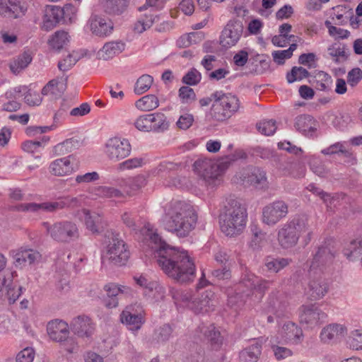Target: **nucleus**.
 Here are the masks:
<instances>
[{
	"label": "nucleus",
	"instance_id": "nucleus-20",
	"mask_svg": "<svg viewBox=\"0 0 362 362\" xmlns=\"http://www.w3.org/2000/svg\"><path fill=\"white\" fill-rule=\"evenodd\" d=\"M12 257L14 259V264L16 267H24L38 262L41 258V255L37 251L21 247L13 250Z\"/></svg>",
	"mask_w": 362,
	"mask_h": 362
},
{
	"label": "nucleus",
	"instance_id": "nucleus-35",
	"mask_svg": "<svg viewBox=\"0 0 362 362\" xmlns=\"http://www.w3.org/2000/svg\"><path fill=\"white\" fill-rule=\"evenodd\" d=\"M124 47L125 44L121 41L109 42L104 45L100 54H102L103 59L107 60L120 54L124 49Z\"/></svg>",
	"mask_w": 362,
	"mask_h": 362
},
{
	"label": "nucleus",
	"instance_id": "nucleus-49",
	"mask_svg": "<svg viewBox=\"0 0 362 362\" xmlns=\"http://www.w3.org/2000/svg\"><path fill=\"white\" fill-rule=\"evenodd\" d=\"M309 71L302 66H293L291 70L286 74V80L288 83H292L297 81H301L303 78L309 77Z\"/></svg>",
	"mask_w": 362,
	"mask_h": 362
},
{
	"label": "nucleus",
	"instance_id": "nucleus-17",
	"mask_svg": "<svg viewBox=\"0 0 362 362\" xmlns=\"http://www.w3.org/2000/svg\"><path fill=\"white\" fill-rule=\"evenodd\" d=\"M87 25L93 35L100 37H107L114 30V23L111 19L95 13H91Z\"/></svg>",
	"mask_w": 362,
	"mask_h": 362
},
{
	"label": "nucleus",
	"instance_id": "nucleus-61",
	"mask_svg": "<svg viewBox=\"0 0 362 362\" xmlns=\"http://www.w3.org/2000/svg\"><path fill=\"white\" fill-rule=\"evenodd\" d=\"M349 344L354 349H362V329H355L351 332Z\"/></svg>",
	"mask_w": 362,
	"mask_h": 362
},
{
	"label": "nucleus",
	"instance_id": "nucleus-37",
	"mask_svg": "<svg viewBox=\"0 0 362 362\" xmlns=\"http://www.w3.org/2000/svg\"><path fill=\"white\" fill-rule=\"evenodd\" d=\"M144 296L150 303H160L165 298L166 288L158 281L153 286L152 291L147 292Z\"/></svg>",
	"mask_w": 362,
	"mask_h": 362
},
{
	"label": "nucleus",
	"instance_id": "nucleus-19",
	"mask_svg": "<svg viewBox=\"0 0 362 362\" xmlns=\"http://www.w3.org/2000/svg\"><path fill=\"white\" fill-rule=\"evenodd\" d=\"M131 145L128 140L115 137L108 140L105 153L110 158H125L129 156Z\"/></svg>",
	"mask_w": 362,
	"mask_h": 362
},
{
	"label": "nucleus",
	"instance_id": "nucleus-54",
	"mask_svg": "<svg viewBox=\"0 0 362 362\" xmlns=\"http://www.w3.org/2000/svg\"><path fill=\"white\" fill-rule=\"evenodd\" d=\"M80 58L81 56L78 55V53L74 52L73 53L69 54L66 58L59 62L58 68L62 71H68L80 59Z\"/></svg>",
	"mask_w": 362,
	"mask_h": 362
},
{
	"label": "nucleus",
	"instance_id": "nucleus-59",
	"mask_svg": "<svg viewBox=\"0 0 362 362\" xmlns=\"http://www.w3.org/2000/svg\"><path fill=\"white\" fill-rule=\"evenodd\" d=\"M335 45H333L328 48L329 54L334 57V61L335 63H339V57H341L344 59V60H346L349 57V54H347L345 51V45L342 48L338 47H335Z\"/></svg>",
	"mask_w": 362,
	"mask_h": 362
},
{
	"label": "nucleus",
	"instance_id": "nucleus-42",
	"mask_svg": "<svg viewBox=\"0 0 362 362\" xmlns=\"http://www.w3.org/2000/svg\"><path fill=\"white\" fill-rule=\"evenodd\" d=\"M152 128L151 131L156 132H163L169 127V122L167 117L161 112L151 114Z\"/></svg>",
	"mask_w": 362,
	"mask_h": 362
},
{
	"label": "nucleus",
	"instance_id": "nucleus-34",
	"mask_svg": "<svg viewBox=\"0 0 362 362\" xmlns=\"http://www.w3.org/2000/svg\"><path fill=\"white\" fill-rule=\"evenodd\" d=\"M262 352V346L255 343L240 353V362H257Z\"/></svg>",
	"mask_w": 362,
	"mask_h": 362
},
{
	"label": "nucleus",
	"instance_id": "nucleus-4",
	"mask_svg": "<svg viewBox=\"0 0 362 362\" xmlns=\"http://www.w3.org/2000/svg\"><path fill=\"white\" fill-rule=\"evenodd\" d=\"M270 284L269 281L245 271L235 293H233L232 289L227 291L228 304L231 308H240L246 303L249 297L252 301L258 302L262 298Z\"/></svg>",
	"mask_w": 362,
	"mask_h": 362
},
{
	"label": "nucleus",
	"instance_id": "nucleus-63",
	"mask_svg": "<svg viewBox=\"0 0 362 362\" xmlns=\"http://www.w3.org/2000/svg\"><path fill=\"white\" fill-rule=\"evenodd\" d=\"M362 79V71L359 68H354L348 72L347 82L351 87L356 86Z\"/></svg>",
	"mask_w": 362,
	"mask_h": 362
},
{
	"label": "nucleus",
	"instance_id": "nucleus-8",
	"mask_svg": "<svg viewBox=\"0 0 362 362\" xmlns=\"http://www.w3.org/2000/svg\"><path fill=\"white\" fill-rule=\"evenodd\" d=\"M307 233L306 243L311 239L312 232L309 230L308 219L305 216H297L283 224L278 230L277 240L283 249L293 247L299 238Z\"/></svg>",
	"mask_w": 362,
	"mask_h": 362
},
{
	"label": "nucleus",
	"instance_id": "nucleus-28",
	"mask_svg": "<svg viewBox=\"0 0 362 362\" xmlns=\"http://www.w3.org/2000/svg\"><path fill=\"white\" fill-rule=\"evenodd\" d=\"M28 7L25 2L20 0H8L5 4L1 16L11 19L23 17L27 11Z\"/></svg>",
	"mask_w": 362,
	"mask_h": 362
},
{
	"label": "nucleus",
	"instance_id": "nucleus-58",
	"mask_svg": "<svg viewBox=\"0 0 362 362\" xmlns=\"http://www.w3.org/2000/svg\"><path fill=\"white\" fill-rule=\"evenodd\" d=\"M135 127L140 131H151V114L140 116L135 122Z\"/></svg>",
	"mask_w": 362,
	"mask_h": 362
},
{
	"label": "nucleus",
	"instance_id": "nucleus-23",
	"mask_svg": "<svg viewBox=\"0 0 362 362\" xmlns=\"http://www.w3.org/2000/svg\"><path fill=\"white\" fill-rule=\"evenodd\" d=\"M132 310V307H127L120 315V321L129 330L136 332L141 329L145 322L144 313L143 311L134 313Z\"/></svg>",
	"mask_w": 362,
	"mask_h": 362
},
{
	"label": "nucleus",
	"instance_id": "nucleus-50",
	"mask_svg": "<svg viewBox=\"0 0 362 362\" xmlns=\"http://www.w3.org/2000/svg\"><path fill=\"white\" fill-rule=\"evenodd\" d=\"M202 332L216 348L218 347L222 344L223 339L221 337L220 332L216 330V327L213 325L205 328Z\"/></svg>",
	"mask_w": 362,
	"mask_h": 362
},
{
	"label": "nucleus",
	"instance_id": "nucleus-36",
	"mask_svg": "<svg viewBox=\"0 0 362 362\" xmlns=\"http://www.w3.org/2000/svg\"><path fill=\"white\" fill-rule=\"evenodd\" d=\"M83 214L86 228L93 233H98L102 221L100 215L95 211L90 212L86 209L83 210Z\"/></svg>",
	"mask_w": 362,
	"mask_h": 362
},
{
	"label": "nucleus",
	"instance_id": "nucleus-46",
	"mask_svg": "<svg viewBox=\"0 0 362 362\" xmlns=\"http://www.w3.org/2000/svg\"><path fill=\"white\" fill-rule=\"evenodd\" d=\"M153 78L148 74L141 76L136 81L134 91L136 95H141L146 92L151 86Z\"/></svg>",
	"mask_w": 362,
	"mask_h": 362
},
{
	"label": "nucleus",
	"instance_id": "nucleus-18",
	"mask_svg": "<svg viewBox=\"0 0 362 362\" xmlns=\"http://www.w3.org/2000/svg\"><path fill=\"white\" fill-rule=\"evenodd\" d=\"M327 317V314L318 305L310 304L302 306L300 321L309 327H314L325 322Z\"/></svg>",
	"mask_w": 362,
	"mask_h": 362
},
{
	"label": "nucleus",
	"instance_id": "nucleus-32",
	"mask_svg": "<svg viewBox=\"0 0 362 362\" xmlns=\"http://www.w3.org/2000/svg\"><path fill=\"white\" fill-rule=\"evenodd\" d=\"M50 172L57 176H64L74 171L69 160H54L49 165Z\"/></svg>",
	"mask_w": 362,
	"mask_h": 362
},
{
	"label": "nucleus",
	"instance_id": "nucleus-25",
	"mask_svg": "<svg viewBox=\"0 0 362 362\" xmlns=\"http://www.w3.org/2000/svg\"><path fill=\"white\" fill-rule=\"evenodd\" d=\"M83 141L84 139L78 136L66 139L54 147V156H65L64 158H71L72 155L69 153L81 146L83 144Z\"/></svg>",
	"mask_w": 362,
	"mask_h": 362
},
{
	"label": "nucleus",
	"instance_id": "nucleus-56",
	"mask_svg": "<svg viewBox=\"0 0 362 362\" xmlns=\"http://www.w3.org/2000/svg\"><path fill=\"white\" fill-rule=\"evenodd\" d=\"M97 194L105 198H120L123 197V193L119 190L106 186L99 187L97 189Z\"/></svg>",
	"mask_w": 362,
	"mask_h": 362
},
{
	"label": "nucleus",
	"instance_id": "nucleus-15",
	"mask_svg": "<svg viewBox=\"0 0 362 362\" xmlns=\"http://www.w3.org/2000/svg\"><path fill=\"white\" fill-rule=\"evenodd\" d=\"M288 213V207L286 202L282 200L274 201L262 209V223L269 226H274L285 218Z\"/></svg>",
	"mask_w": 362,
	"mask_h": 362
},
{
	"label": "nucleus",
	"instance_id": "nucleus-55",
	"mask_svg": "<svg viewBox=\"0 0 362 362\" xmlns=\"http://www.w3.org/2000/svg\"><path fill=\"white\" fill-rule=\"evenodd\" d=\"M35 356V349L31 346H27L16 354V362H33Z\"/></svg>",
	"mask_w": 362,
	"mask_h": 362
},
{
	"label": "nucleus",
	"instance_id": "nucleus-38",
	"mask_svg": "<svg viewBox=\"0 0 362 362\" xmlns=\"http://www.w3.org/2000/svg\"><path fill=\"white\" fill-rule=\"evenodd\" d=\"M49 140V136H43L41 141H25L22 144L21 148L25 152L31 153L35 158H39L41 155H35V153H40V150L43 148L42 143H46Z\"/></svg>",
	"mask_w": 362,
	"mask_h": 362
},
{
	"label": "nucleus",
	"instance_id": "nucleus-60",
	"mask_svg": "<svg viewBox=\"0 0 362 362\" xmlns=\"http://www.w3.org/2000/svg\"><path fill=\"white\" fill-rule=\"evenodd\" d=\"M179 97L183 103H189L196 100V94L194 90L187 86H182L179 89Z\"/></svg>",
	"mask_w": 362,
	"mask_h": 362
},
{
	"label": "nucleus",
	"instance_id": "nucleus-12",
	"mask_svg": "<svg viewBox=\"0 0 362 362\" xmlns=\"http://www.w3.org/2000/svg\"><path fill=\"white\" fill-rule=\"evenodd\" d=\"M75 8L71 4H66L63 8L57 6H47L45 9L42 28L50 30L58 23H64L71 19Z\"/></svg>",
	"mask_w": 362,
	"mask_h": 362
},
{
	"label": "nucleus",
	"instance_id": "nucleus-62",
	"mask_svg": "<svg viewBox=\"0 0 362 362\" xmlns=\"http://www.w3.org/2000/svg\"><path fill=\"white\" fill-rule=\"evenodd\" d=\"M194 122V116L192 114L185 113L180 116L176 125L177 128L183 130L188 129Z\"/></svg>",
	"mask_w": 362,
	"mask_h": 362
},
{
	"label": "nucleus",
	"instance_id": "nucleus-26",
	"mask_svg": "<svg viewBox=\"0 0 362 362\" xmlns=\"http://www.w3.org/2000/svg\"><path fill=\"white\" fill-rule=\"evenodd\" d=\"M279 335L281 341L298 344L303 337V332L295 323L287 322L280 329Z\"/></svg>",
	"mask_w": 362,
	"mask_h": 362
},
{
	"label": "nucleus",
	"instance_id": "nucleus-47",
	"mask_svg": "<svg viewBox=\"0 0 362 362\" xmlns=\"http://www.w3.org/2000/svg\"><path fill=\"white\" fill-rule=\"evenodd\" d=\"M68 42V33L64 30H58L55 32L52 39L49 40V44L53 49L59 51Z\"/></svg>",
	"mask_w": 362,
	"mask_h": 362
},
{
	"label": "nucleus",
	"instance_id": "nucleus-22",
	"mask_svg": "<svg viewBox=\"0 0 362 362\" xmlns=\"http://www.w3.org/2000/svg\"><path fill=\"white\" fill-rule=\"evenodd\" d=\"M346 325L339 323H332L325 326L320 334V338L323 343L329 344L344 337L347 334Z\"/></svg>",
	"mask_w": 362,
	"mask_h": 362
},
{
	"label": "nucleus",
	"instance_id": "nucleus-13",
	"mask_svg": "<svg viewBox=\"0 0 362 362\" xmlns=\"http://www.w3.org/2000/svg\"><path fill=\"white\" fill-rule=\"evenodd\" d=\"M235 182L257 189L265 190L269 187L266 172L257 167H249L238 173Z\"/></svg>",
	"mask_w": 362,
	"mask_h": 362
},
{
	"label": "nucleus",
	"instance_id": "nucleus-33",
	"mask_svg": "<svg viewBox=\"0 0 362 362\" xmlns=\"http://www.w3.org/2000/svg\"><path fill=\"white\" fill-rule=\"evenodd\" d=\"M344 253L350 261L358 260L362 256V238H358L351 241L344 249Z\"/></svg>",
	"mask_w": 362,
	"mask_h": 362
},
{
	"label": "nucleus",
	"instance_id": "nucleus-39",
	"mask_svg": "<svg viewBox=\"0 0 362 362\" xmlns=\"http://www.w3.org/2000/svg\"><path fill=\"white\" fill-rule=\"evenodd\" d=\"M159 105V100L155 95H146L135 103V106L142 111H151L157 108Z\"/></svg>",
	"mask_w": 362,
	"mask_h": 362
},
{
	"label": "nucleus",
	"instance_id": "nucleus-5",
	"mask_svg": "<svg viewBox=\"0 0 362 362\" xmlns=\"http://www.w3.org/2000/svg\"><path fill=\"white\" fill-rule=\"evenodd\" d=\"M207 285L204 274L200 278L197 286V291L192 294L191 291L177 290L171 288L170 292L172 297L177 304L182 305L193 310L195 313H204L209 312L214 305V293L206 290L200 292V289Z\"/></svg>",
	"mask_w": 362,
	"mask_h": 362
},
{
	"label": "nucleus",
	"instance_id": "nucleus-27",
	"mask_svg": "<svg viewBox=\"0 0 362 362\" xmlns=\"http://www.w3.org/2000/svg\"><path fill=\"white\" fill-rule=\"evenodd\" d=\"M265 309L267 313L279 318L286 313V303L279 296V292H272L268 298Z\"/></svg>",
	"mask_w": 362,
	"mask_h": 362
},
{
	"label": "nucleus",
	"instance_id": "nucleus-30",
	"mask_svg": "<svg viewBox=\"0 0 362 362\" xmlns=\"http://www.w3.org/2000/svg\"><path fill=\"white\" fill-rule=\"evenodd\" d=\"M72 330L79 336L89 337L93 330L90 319L87 316H78L71 324Z\"/></svg>",
	"mask_w": 362,
	"mask_h": 362
},
{
	"label": "nucleus",
	"instance_id": "nucleus-3",
	"mask_svg": "<svg viewBox=\"0 0 362 362\" xmlns=\"http://www.w3.org/2000/svg\"><path fill=\"white\" fill-rule=\"evenodd\" d=\"M334 257V253L330 247V242L325 243V245L318 247L317 251L310 264L308 278L309 281L306 288V295L313 300L322 298L328 291V286L322 277L323 268L325 264L331 262Z\"/></svg>",
	"mask_w": 362,
	"mask_h": 362
},
{
	"label": "nucleus",
	"instance_id": "nucleus-7",
	"mask_svg": "<svg viewBox=\"0 0 362 362\" xmlns=\"http://www.w3.org/2000/svg\"><path fill=\"white\" fill-rule=\"evenodd\" d=\"M247 212L246 208L238 201L233 200L219 216L221 232L226 236L240 235L246 227Z\"/></svg>",
	"mask_w": 362,
	"mask_h": 362
},
{
	"label": "nucleus",
	"instance_id": "nucleus-40",
	"mask_svg": "<svg viewBox=\"0 0 362 362\" xmlns=\"http://www.w3.org/2000/svg\"><path fill=\"white\" fill-rule=\"evenodd\" d=\"M250 230L252 236L249 243L250 247L253 250L262 248L266 243V233L255 225L250 227Z\"/></svg>",
	"mask_w": 362,
	"mask_h": 362
},
{
	"label": "nucleus",
	"instance_id": "nucleus-57",
	"mask_svg": "<svg viewBox=\"0 0 362 362\" xmlns=\"http://www.w3.org/2000/svg\"><path fill=\"white\" fill-rule=\"evenodd\" d=\"M257 128L262 134L270 136L276 132V121L273 119L262 121L257 124Z\"/></svg>",
	"mask_w": 362,
	"mask_h": 362
},
{
	"label": "nucleus",
	"instance_id": "nucleus-52",
	"mask_svg": "<svg viewBox=\"0 0 362 362\" xmlns=\"http://www.w3.org/2000/svg\"><path fill=\"white\" fill-rule=\"evenodd\" d=\"M202 79L201 73L195 68H192L182 78V82L187 86H196Z\"/></svg>",
	"mask_w": 362,
	"mask_h": 362
},
{
	"label": "nucleus",
	"instance_id": "nucleus-31",
	"mask_svg": "<svg viewBox=\"0 0 362 362\" xmlns=\"http://www.w3.org/2000/svg\"><path fill=\"white\" fill-rule=\"evenodd\" d=\"M315 121L313 117L309 115H301L295 119V128L297 131L306 135L307 132H314L316 130L315 127Z\"/></svg>",
	"mask_w": 362,
	"mask_h": 362
},
{
	"label": "nucleus",
	"instance_id": "nucleus-24",
	"mask_svg": "<svg viewBox=\"0 0 362 362\" xmlns=\"http://www.w3.org/2000/svg\"><path fill=\"white\" fill-rule=\"evenodd\" d=\"M47 331L51 339L59 342L66 340L69 334L68 324L65 321L58 319L48 323Z\"/></svg>",
	"mask_w": 362,
	"mask_h": 362
},
{
	"label": "nucleus",
	"instance_id": "nucleus-48",
	"mask_svg": "<svg viewBox=\"0 0 362 362\" xmlns=\"http://www.w3.org/2000/svg\"><path fill=\"white\" fill-rule=\"evenodd\" d=\"M33 57L29 51H25L23 54H20L17 59L11 64L10 68L13 72L19 71L26 68L32 62Z\"/></svg>",
	"mask_w": 362,
	"mask_h": 362
},
{
	"label": "nucleus",
	"instance_id": "nucleus-11",
	"mask_svg": "<svg viewBox=\"0 0 362 362\" xmlns=\"http://www.w3.org/2000/svg\"><path fill=\"white\" fill-rule=\"evenodd\" d=\"M42 226L47 235L57 242L69 243L78 237V227L71 221L43 222Z\"/></svg>",
	"mask_w": 362,
	"mask_h": 362
},
{
	"label": "nucleus",
	"instance_id": "nucleus-43",
	"mask_svg": "<svg viewBox=\"0 0 362 362\" xmlns=\"http://www.w3.org/2000/svg\"><path fill=\"white\" fill-rule=\"evenodd\" d=\"M322 153H323L325 156L336 155L339 157L345 158H349L352 156V153L346 149L344 144L339 142H337L333 145H331L328 148L322 150Z\"/></svg>",
	"mask_w": 362,
	"mask_h": 362
},
{
	"label": "nucleus",
	"instance_id": "nucleus-45",
	"mask_svg": "<svg viewBox=\"0 0 362 362\" xmlns=\"http://www.w3.org/2000/svg\"><path fill=\"white\" fill-rule=\"evenodd\" d=\"M291 262L288 258L268 257L265 261V267L269 271L277 273L288 266Z\"/></svg>",
	"mask_w": 362,
	"mask_h": 362
},
{
	"label": "nucleus",
	"instance_id": "nucleus-9",
	"mask_svg": "<svg viewBox=\"0 0 362 362\" xmlns=\"http://www.w3.org/2000/svg\"><path fill=\"white\" fill-rule=\"evenodd\" d=\"M230 163L224 160H196L192 167L195 174L212 188L220 185Z\"/></svg>",
	"mask_w": 362,
	"mask_h": 362
},
{
	"label": "nucleus",
	"instance_id": "nucleus-16",
	"mask_svg": "<svg viewBox=\"0 0 362 362\" xmlns=\"http://www.w3.org/2000/svg\"><path fill=\"white\" fill-rule=\"evenodd\" d=\"M243 32V21L233 19L228 21L221 33L220 44L225 48L234 46Z\"/></svg>",
	"mask_w": 362,
	"mask_h": 362
},
{
	"label": "nucleus",
	"instance_id": "nucleus-14",
	"mask_svg": "<svg viewBox=\"0 0 362 362\" xmlns=\"http://www.w3.org/2000/svg\"><path fill=\"white\" fill-rule=\"evenodd\" d=\"M129 255L130 252L124 241L115 235L107 245L103 258L108 259L115 265L122 266L127 262Z\"/></svg>",
	"mask_w": 362,
	"mask_h": 362
},
{
	"label": "nucleus",
	"instance_id": "nucleus-1",
	"mask_svg": "<svg viewBox=\"0 0 362 362\" xmlns=\"http://www.w3.org/2000/svg\"><path fill=\"white\" fill-rule=\"evenodd\" d=\"M144 236L146 252L154 255L158 264L170 278L180 283H187L194 279L195 265L188 251L167 244L157 233V229L146 223L140 230Z\"/></svg>",
	"mask_w": 362,
	"mask_h": 362
},
{
	"label": "nucleus",
	"instance_id": "nucleus-44",
	"mask_svg": "<svg viewBox=\"0 0 362 362\" xmlns=\"http://www.w3.org/2000/svg\"><path fill=\"white\" fill-rule=\"evenodd\" d=\"M133 279L135 284L142 289L144 296L147 292L152 291L153 286L158 281L146 274H136L134 276Z\"/></svg>",
	"mask_w": 362,
	"mask_h": 362
},
{
	"label": "nucleus",
	"instance_id": "nucleus-2",
	"mask_svg": "<svg viewBox=\"0 0 362 362\" xmlns=\"http://www.w3.org/2000/svg\"><path fill=\"white\" fill-rule=\"evenodd\" d=\"M197 219L194 205L189 202L174 200L165 208L163 224L168 231L185 238L195 228Z\"/></svg>",
	"mask_w": 362,
	"mask_h": 362
},
{
	"label": "nucleus",
	"instance_id": "nucleus-21",
	"mask_svg": "<svg viewBox=\"0 0 362 362\" xmlns=\"http://www.w3.org/2000/svg\"><path fill=\"white\" fill-rule=\"evenodd\" d=\"M104 290L108 298V300L106 301V306L109 308H116L118 305V296L119 295H124L126 296L134 295V291L132 288L112 283L105 285Z\"/></svg>",
	"mask_w": 362,
	"mask_h": 362
},
{
	"label": "nucleus",
	"instance_id": "nucleus-51",
	"mask_svg": "<svg viewBox=\"0 0 362 362\" xmlns=\"http://www.w3.org/2000/svg\"><path fill=\"white\" fill-rule=\"evenodd\" d=\"M172 331L169 325H163L155 330L153 339L158 343L165 341L170 338Z\"/></svg>",
	"mask_w": 362,
	"mask_h": 362
},
{
	"label": "nucleus",
	"instance_id": "nucleus-10",
	"mask_svg": "<svg viewBox=\"0 0 362 362\" xmlns=\"http://www.w3.org/2000/svg\"><path fill=\"white\" fill-rule=\"evenodd\" d=\"M83 199V196L77 197H64L55 202H47L43 203H25L20 204L13 206V210L20 212H33L40 211L53 212L64 207L75 208L81 205Z\"/></svg>",
	"mask_w": 362,
	"mask_h": 362
},
{
	"label": "nucleus",
	"instance_id": "nucleus-53",
	"mask_svg": "<svg viewBox=\"0 0 362 362\" xmlns=\"http://www.w3.org/2000/svg\"><path fill=\"white\" fill-rule=\"evenodd\" d=\"M16 276V272H12L0 276V300L6 296L8 288L11 286V283Z\"/></svg>",
	"mask_w": 362,
	"mask_h": 362
},
{
	"label": "nucleus",
	"instance_id": "nucleus-64",
	"mask_svg": "<svg viewBox=\"0 0 362 362\" xmlns=\"http://www.w3.org/2000/svg\"><path fill=\"white\" fill-rule=\"evenodd\" d=\"M136 214L129 211H124L122 215V220L123 223L128 228L135 231L139 230V227L137 226L136 223Z\"/></svg>",
	"mask_w": 362,
	"mask_h": 362
},
{
	"label": "nucleus",
	"instance_id": "nucleus-41",
	"mask_svg": "<svg viewBox=\"0 0 362 362\" xmlns=\"http://www.w3.org/2000/svg\"><path fill=\"white\" fill-rule=\"evenodd\" d=\"M306 189L313 194L319 196L327 205V207L329 209H332V205L335 206V202H338V200L334 197H332L331 194L325 192L320 188L317 187L315 184L311 183L308 185Z\"/></svg>",
	"mask_w": 362,
	"mask_h": 362
},
{
	"label": "nucleus",
	"instance_id": "nucleus-29",
	"mask_svg": "<svg viewBox=\"0 0 362 362\" xmlns=\"http://www.w3.org/2000/svg\"><path fill=\"white\" fill-rule=\"evenodd\" d=\"M129 0H101L103 11L108 16H120L127 10Z\"/></svg>",
	"mask_w": 362,
	"mask_h": 362
},
{
	"label": "nucleus",
	"instance_id": "nucleus-6",
	"mask_svg": "<svg viewBox=\"0 0 362 362\" xmlns=\"http://www.w3.org/2000/svg\"><path fill=\"white\" fill-rule=\"evenodd\" d=\"M212 103L209 116L216 122H223L230 118L240 107V101L235 95L217 90L211 94L210 97L201 98L199 100L201 107H206Z\"/></svg>",
	"mask_w": 362,
	"mask_h": 362
}]
</instances>
